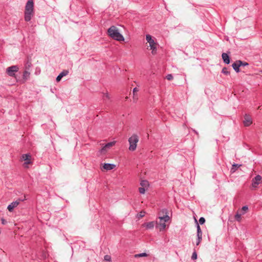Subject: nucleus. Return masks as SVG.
<instances>
[{"label": "nucleus", "mask_w": 262, "mask_h": 262, "mask_svg": "<svg viewBox=\"0 0 262 262\" xmlns=\"http://www.w3.org/2000/svg\"><path fill=\"white\" fill-rule=\"evenodd\" d=\"M34 15V3L33 0H28L25 10V20L26 21H29Z\"/></svg>", "instance_id": "obj_1"}, {"label": "nucleus", "mask_w": 262, "mask_h": 262, "mask_svg": "<svg viewBox=\"0 0 262 262\" xmlns=\"http://www.w3.org/2000/svg\"><path fill=\"white\" fill-rule=\"evenodd\" d=\"M108 35L113 39L118 41H123L124 40V37L119 32L118 29L114 26H111L107 30Z\"/></svg>", "instance_id": "obj_2"}, {"label": "nucleus", "mask_w": 262, "mask_h": 262, "mask_svg": "<svg viewBox=\"0 0 262 262\" xmlns=\"http://www.w3.org/2000/svg\"><path fill=\"white\" fill-rule=\"evenodd\" d=\"M161 212H162L163 214L165 213V215H163V216H159V222H156V223L157 224H158L160 225V231L163 230L165 228V227H166L165 222H168L170 219L169 216L167 215L168 211L166 209H162Z\"/></svg>", "instance_id": "obj_3"}, {"label": "nucleus", "mask_w": 262, "mask_h": 262, "mask_svg": "<svg viewBox=\"0 0 262 262\" xmlns=\"http://www.w3.org/2000/svg\"><path fill=\"white\" fill-rule=\"evenodd\" d=\"M139 141V138L137 135H132L129 139V150L134 151L137 147V143Z\"/></svg>", "instance_id": "obj_4"}, {"label": "nucleus", "mask_w": 262, "mask_h": 262, "mask_svg": "<svg viewBox=\"0 0 262 262\" xmlns=\"http://www.w3.org/2000/svg\"><path fill=\"white\" fill-rule=\"evenodd\" d=\"M18 71V67L17 66H12L7 68L6 73L9 76L13 77Z\"/></svg>", "instance_id": "obj_5"}, {"label": "nucleus", "mask_w": 262, "mask_h": 262, "mask_svg": "<svg viewBox=\"0 0 262 262\" xmlns=\"http://www.w3.org/2000/svg\"><path fill=\"white\" fill-rule=\"evenodd\" d=\"M146 39L149 44L150 49L152 50V53H154V50H156V43L154 40L152 38L151 35L148 34L146 36Z\"/></svg>", "instance_id": "obj_6"}, {"label": "nucleus", "mask_w": 262, "mask_h": 262, "mask_svg": "<svg viewBox=\"0 0 262 262\" xmlns=\"http://www.w3.org/2000/svg\"><path fill=\"white\" fill-rule=\"evenodd\" d=\"M195 222H196V224L197 225V237H198L197 241L196 243V245L198 246L200 244L201 240H202V232L201 231L200 225H199L196 220H195Z\"/></svg>", "instance_id": "obj_7"}, {"label": "nucleus", "mask_w": 262, "mask_h": 262, "mask_svg": "<svg viewBox=\"0 0 262 262\" xmlns=\"http://www.w3.org/2000/svg\"><path fill=\"white\" fill-rule=\"evenodd\" d=\"M116 143V141H112L106 144L100 150V152L101 154L105 153L108 149H110L111 147L115 145Z\"/></svg>", "instance_id": "obj_8"}, {"label": "nucleus", "mask_w": 262, "mask_h": 262, "mask_svg": "<svg viewBox=\"0 0 262 262\" xmlns=\"http://www.w3.org/2000/svg\"><path fill=\"white\" fill-rule=\"evenodd\" d=\"M30 158H31V156L29 154H23L22 155L21 159L25 161V162L24 164V166L25 167L27 168L28 165L31 163Z\"/></svg>", "instance_id": "obj_9"}, {"label": "nucleus", "mask_w": 262, "mask_h": 262, "mask_svg": "<svg viewBox=\"0 0 262 262\" xmlns=\"http://www.w3.org/2000/svg\"><path fill=\"white\" fill-rule=\"evenodd\" d=\"M262 178L260 175H257L252 179V186L253 188H257L258 184L261 182Z\"/></svg>", "instance_id": "obj_10"}, {"label": "nucleus", "mask_w": 262, "mask_h": 262, "mask_svg": "<svg viewBox=\"0 0 262 262\" xmlns=\"http://www.w3.org/2000/svg\"><path fill=\"white\" fill-rule=\"evenodd\" d=\"M243 64V61L241 60H237L232 64V67L233 69L237 72H239V68L242 67Z\"/></svg>", "instance_id": "obj_11"}, {"label": "nucleus", "mask_w": 262, "mask_h": 262, "mask_svg": "<svg viewBox=\"0 0 262 262\" xmlns=\"http://www.w3.org/2000/svg\"><path fill=\"white\" fill-rule=\"evenodd\" d=\"M243 123L244 125L246 126H249L252 123L251 117L247 114H245L244 116V120Z\"/></svg>", "instance_id": "obj_12"}, {"label": "nucleus", "mask_w": 262, "mask_h": 262, "mask_svg": "<svg viewBox=\"0 0 262 262\" xmlns=\"http://www.w3.org/2000/svg\"><path fill=\"white\" fill-rule=\"evenodd\" d=\"M19 201H15L11 203L10 204H9L7 207V209L10 212L12 211L13 209L17 207L18 205L19 204Z\"/></svg>", "instance_id": "obj_13"}, {"label": "nucleus", "mask_w": 262, "mask_h": 262, "mask_svg": "<svg viewBox=\"0 0 262 262\" xmlns=\"http://www.w3.org/2000/svg\"><path fill=\"white\" fill-rule=\"evenodd\" d=\"M69 74V71L68 70H63L56 77L57 82H59L61 80V78Z\"/></svg>", "instance_id": "obj_14"}, {"label": "nucleus", "mask_w": 262, "mask_h": 262, "mask_svg": "<svg viewBox=\"0 0 262 262\" xmlns=\"http://www.w3.org/2000/svg\"><path fill=\"white\" fill-rule=\"evenodd\" d=\"M103 167L104 169L106 170H110L113 169L116 167V165L113 164L105 163L104 164Z\"/></svg>", "instance_id": "obj_15"}, {"label": "nucleus", "mask_w": 262, "mask_h": 262, "mask_svg": "<svg viewBox=\"0 0 262 262\" xmlns=\"http://www.w3.org/2000/svg\"><path fill=\"white\" fill-rule=\"evenodd\" d=\"M222 57L224 62L226 64H229L230 63V58L227 53H223L222 55Z\"/></svg>", "instance_id": "obj_16"}, {"label": "nucleus", "mask_w": 262, "mask_h": 262, "mask_svg": "<svg viewBox=\"0 0 262 262\" xmlns=\"http://www.w3.org/2000/svg\"><path fill=\"white\" fill-rule=\"evenodd\" d=\"M155 225V223L154 222H150L148 223H144L143 226L145 227L147 229H152Z\"/></svg>", "instance_id": "obj_17"}, {"label": "nucleus", "mask_w": 262, "mask_h": 262, "mask_svg": "<svg viewBox=\"0 0 262 262\" xmlns=\"http://www.w3.org/2000/svg\"><path fill=\"white\" fill-rule=\"evenodd\" d=\"M140 185L142 187H144L145 188L147 189L149 186V183L146 180H142L140 182Z\"/></svg>", "instance_id": "obj_18"}, {"label": "nucleus", "mask_w": 262, "mask_h": 262, "mask_svg": "<svg viewBox=\"0 0 262 262\" xmlns=\"http://www.w3.org/2000/svg\"><path fill=\"white\" fill-rule=\"evenodd\" d=\"M241 216L242 214H239L238 212H237L235 215V220L238 222H240L241 220Z\"/></svg>", "instance_id": "obj_19"}, {"label": "nucleus", "mask_w": 262, "mask_h": 262, "mask_svg": "<svg viewBox=\"0 0 262 262\" xmlns=\"http://www.w3.org/2000/svg\"><path fill=\"white\" fill-rule=\"evenodd\" d=\"M147 254L146 253H142L140 254H137L135 255V257L138 258L140 257H144V256H147Z\"/></svg>", "instance_id": "obj_20"}, {"label": "nucleus", "mask_w": 262, "mask_h": 262, "mask_svg": "<svg viewBox=\"0 0 262 262\" xmlns=\"http://www.w3.org/2000/svg\"><path fill=\"white\" fill-rule=\"evenodd\" d=\"M30 73L27 71H25L23 74V77L24 79H27L29 77Z\"/></svg>", "instance_id": "obj_21"}, {"label": "nucleus", "mask_w": 262, "mask_h": 262, "mask_svg": "<svg viewBox=\"0 0 262 262\" xmlns=\"http://www.w3.org/2000/svg\"><path fill=\"white\" fill-rule=\"evenodd\" d=\"M239 166H240V165H238V164H233L232 165V167L231 168V170L233 172H234L236 170V169L239 167Z\"/></svg>", "instance_id": "obj_22"}, {"label": "nucleus", "mask_w": 262, "mask_h": 262, "mask_svg": "<svg viewBox=\"0 0 262 262\" xmlns=\"http://www.w3.org/2000/svg\"><path fill=\"white\" fill-rule=\"evenodd\" d=\"M104 260L106 261L107 262H111V256L108 255H106L104 257Z\"/></svg>", "instance_id": "obj_23"}, {"label": "nucleus", "mask_w": 262, "mask_h": 262, "mask_svg": "<svg viewBox=\"0 0 262 262\" xmlns=\"http://www.w3.org/2000/svg\"><path fill=\"white\" fill-rule=\"evenodd\" d=\"M145 190H146V188H145L144 187H141L139 188V191L141 194H144L145 192Z\"/></svg>", "instance_id": "obj_24"}, {"label": "nucleus", "mask_w": 262, "mask_h": 262, "mask_svg": "<svg viewBox=\"0 0 262 262\" xmlns=\"http://www.w3.org/2000/svg\"><path fill=\"white\" fill-rule=\"evenodd\" d=\"M222 73L225 75L229 74V72L228 71V69L227 68H224L222 69Z\"/></svg>", "instance_id": "obj_25"}, {"label": "nucleus", "mask_w": 262, "mask_h": 262, "mask_svg": "<svg viewBox=\"0 0 262 262\" xmlns=\"http://www.w3.org/2000/svg\"><path fill=\"white\" fill-rule=\"evenodd\" d=\"M248 210V207L247 206H244L242 208V210L244 212H243L242 214H244L245 212H246Z\"/></svg>", "instance_id": "obj_26"}, {"label": "nucleus", "mask_w": 262, "mask_h": 262, "mask_svg": "<svg viewBox=\"0 0 262 262\" xmlns=\"http://www.w3.org/2000/svg\"><path fill=\"white\" fill-rule=\"evenodd\" d=\"M205 222V219L203 217H201L199 219V223L202 225Z\"/></svg>", "instance_id": "obj_27"}, {"label": "nucleus", "mask_w": 262, "mask_h": 262, "mask_svg": "<svg viewBox=\"0 0 262 262\" xmlns=\"http://www.w3.org/2000/svg\"><path fill=\"white\" fill-rule=\"evenodd\" d=\"M103 99L104 100H105L106 99H110V96H109L108 94H107V93L104 94L103 96Z\"/></svg>", "instance_id": "obj_28"}, {"label": "nucleus", "mask_w": 262, "mask_h": 262, "mask_svg": "<svg viewBox=\"0 0 262 262\" xmlns=\"http://www.w3.org/2000/svg\"><path fill=\"white\" fill-rule=\"evenodd\" d=\"M197 258V254L195 252H194L192 253L191 259L193 260L196 259Z\"/></svg>", "instance_id": "obj_29"}, {"label": "nucleus", "mask_w": 262, "mask_h": 262, "mask_svg": "<svg viewBox=\"0 0 262 262\" xmlns=\"http://www.w3.org/2000/svg\"><path fill=\"white\" fill-rule=\"evenodd\" d=\"M166 79L168 80H171L173 79V76L172 74H168L167 76H166Z\"/></svg>", "instance_id": "obj_30"}, {"label": "nucleus", "mask_w": 262, "mask_h": 262, "mask_svg": "<svg viewBox=\"0 0 262 262\" xmlns=\"http://www.w3.org/2000/svg\"><path fill=\"white\" fill-rule=\"evenodd\" d=\"M145 214V212L144 211H141L139 213V215L140 217H142L144 216Z\"/></svg>", "instance_id": "obj_31"}, {"label": "nucleus", "mask_w": 262, "mask_h": 262, "mask_svg": "<svg viewBox=\"0 0 262 262\" xmlns=\"http://www.w3.org/2000/svg\"><path fill=\"white\" fill-rule=\"evenodd\" d=\"M138 91H139V89L137 88H135L133 89V94L135 95V94H136V93L138 92Z\"/></svg>", "instance_id": "obj_32"}, {"label": "nucleus", "mask_w": 262, "mask_h": 262, "mask_svg": "<svg viewBox=\"0 0 262 262\" xmlns=\"http://www.w3.org/2000/svg\"><path fill=\"white\" fill-rule=\"evenodd\" d=\"M1 221L3 225H5L7 223V221L4 218H2Z\"/></svg>", "instance_id": "obj_33"}, {"label": "nucleus", "mask_w": 262, "mask_h": 262, "mask_svg": "<svg viewBox=\"0 0 262 262\" xmlns=\"http://www.w3.org/2000/svg\"><path fill=\"white\" fill-rule=\"evenodd\" d=\"M133 99L134 101H136L138 99V97L136 96V94L135 95L133 94Z\"/></svg>", "instance_id": "obj_34"}, {"label": "nucleus", "mask_w": 262, "mask_h": 262, "mask_svg": "<svg viewBox=\"0 0 262 262\" xmlns=\"http://www.w3.org/2000/svg\"><path fill=\"white\" fill-rule=\"evenodd\" d=\"M248 63L246 62H243V64L242 66H248Z\"/></svg>", "instance_id": "obj_35"}]
</instances>
